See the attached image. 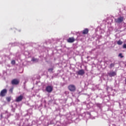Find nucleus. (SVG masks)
<instances>
[{
    "instance_id": "obj_16",
    "label": "nucleus",
    "mask_w": 126,
    "mask_h": 126,
    "mask_svg": "<svg viewBox=\"0 0 126 126\" xmlns=\"http://www.w3.org/2000/svg\"><path fill=\"white\" fill-rule=\"evenodd\" d=\"M5 115H7V117H5L6 119H7L10 116V115L9 114L7 113V112H5Z\"/></svg>"
},
{
    "instance_id": "obj_9",
    "label": "nucleus",
    "mask_w": 126,
    "mask_h": 126,
    "mask_svg": "<svg viewBox=\"0 0 126 126\" xmlns=\"http://www.w3.org/2000/svg\"><path fill=\"white\" fill-rule=\"evenodd\" d=\"M84 73H85V72H84V70L83 69L80 70L78 72V74H79V75H83Z\"/></svg>"
},
{
    "instance_id": "obj_2",
    "label": "nucleus",
    "mask_w": 126,
    "mask_h": 126,
    "mask_svg": "<svg viewBox=\"0 0 126 126\" xmlns=\"http://www.w3.org/2000/svg\"><path fill=\"white\" fill-rule=\"evenodd\" d=\"M53 88L52 86H47L45 88L46 92L48 93H51L53 91Z\"/></svg>"
},
{
    "instance_id": "obj_25",
    "label": "nucleus",
    "mask_w": 126,
    "mask_h": 126,
    "mask_svg": "<svg viewBox=\"0 0 126 126\" xmlns=\"http://www.w3.org/2000/svg\"><path fill=\"white\" fill-rule=\"evenodd\" d=\"M125 84H126V78L125 79Z\"/></svg>"
},
{
    "instance_id": "obj_22",
    "label": "nucleus",
    "mask_w": 126,
    "mask_h": 126,
    "mask_svg": "<svg viewBox=\"0 0 126 126\" xmlns=\"http://www.w3.org/2000/svg\"><path fill=\"white\" fill-rule=\"evenodd\" d=\"M123 49H126V44H124L123 45Z\"/></svg>"
},
{
    "instance_id": "obj_4",
    "label": "nucleus",
    "mask_w": 126,
    "mask_h": 126,
    "mask_svg": "<svg viewBox=\"0 0 126 126\" xmlns=\"http://www.w3.org/2000/svg\"><path fill=\"white\" fill-rule=\"evenodd\" d=\"M6 93H7V90H6V89H4L0 92V96L1 97H4V96L6 95Z\"/></svg>"
},
{
    "instance_id": "obj_6",
    "label": "nucleus",
    "mask_w": 126,
    "mask_h": 126,
    "mask_svg": "<svg viewBox=\"0 0 126 126\" xmlns=\"http://www.w3.org/2000/svg\"><path fill=\"white\" fill-rule=\"evenodd\" d=\"M108 75L110 77H113L114 76H116L117 75V72L115 71H111L108 73Z\"/></svg>"
},
{
    "instance_id": "obj_15",
    "label": "nucleus",
    "mask_w": 126,
    "mask_h": 126,
    "mask_svg": "<svg viewBox=\"0 0 126 126\" xmlns=\"http://www.w3.org/2000/svg\"><path fill=\"white\" fill-rule=\"evenodd\" d=\"M6 100H7V102H10V101L11 100V97H6Z\"/></svg>"
},
{
    "instance_id": "obj_3",
    "label": "nucleus",
    "mask_w": 126,
    "mask_h": 126,
    "mask_svg": "<svg viewBox=\"0 0 126 126\" xmlns=\"http://www.w3.org/2000/svg\"><path fill=\"white\" fill-rule=\"evenodd\" d=\"M115 21L116 22V23H122L123 21H124V17H120L118 18L115 19Z\"/></svg>"
},
{
    "instance_id": "obj_14",
    "label": "nucleus",
    "mask_w": 126,
    "mask_h": 126,
    "mask_svg": "<svg viewBox=\"0 0 126 126\" xmlns=\"http://www.w3.org/2000/svg\"><path fill=\"white\" fill-rule=\"evenodd\" d=\"M49 72H53V71L54 70V68H50L48 69Z\"/></svg>"
},
{
    "instance_id": "obj_10",
    "label": "nucleus",
    "mask_w": 126,
    "mask_h": 126,
    "mask_svg": "<svg viewBox=\"0 0 126 126\" xmlns=\"http://www.w3.org/2000/svg\"><path fill=\"white\" fill-rule=\"evenodd\" d=\"M89 32V30L88 29H86L83 31V34H88V32Z\"/></svg>"
},
{
    "instance_id": "obj_20",
    "label": "nucleus",
    "mask_w": 126,
    "mask_h": 126,
    "mask_svg": "<svg viewBox=\"0 0 126 126\" xmlns=\"http://www.w3.org/2000/svg\"><path fill=\"white\" fill-rule=\"evenodd\" d=\"M86 115H88V116H90H90H91V114L90 113V112H87V113H86Z\"/></svg>"
},
{
    "instance_id": "obj_24",
    "label": "nucleus",
    "mask_w": 126,
    "mask_h": 126,
    "mask_svg": "<svg viewBox=\"0 0 126 126\" xmlns=\"http://www.w3.org/2000/svg\"><path fill=\"white\" fill-rule=\"evenodd\" d=\"M0 117H1V119H2V114H1L0 115Z\"/></svg>"
},
{
    "instance_id": "obj_18",
    "label": "nucleus",
    "mask_w": 126,
    "mask_h": 126,
    "mask_svg": "<svg viewBox=\"0 0 126 126\" xmlns=\"http://www.w3.org/2000/svg\"><path fill=\"white\" fill-rule=\"evenodd\" d=\"M13 91V88H11L9 89V92H10V93H12Z\"/></svg>"
},
{
    "instance_id": "obj_17",
    "label": "nucleus",
    "mask_w": 126,
    "mask_h": 126,
    "mask_svg": "<svg viewBox=\"0 0 126 126\" xmlns=\"http://www.w3.org/2000/svg\"><path fill=\"white\" fill-rule=\"evenodd\" d=\"M118 57H121V59H123V58H124V56H123V54L122 53H120L118 55Z\"/></svg>"
},
{
    "instance_id": "obj_19",
    "label": "nucleus",
    "mask_w": 126,
    "mask_h": 126,
    "mask_svg": "<svg viewBox=\"0 0 126 126\" xmlns=\"http://www.w3.org/2000/svg\"><path fill=\"white\" fill-rule=\"evenodd\" d=\"M11 64H14L15 63V60H13L11 61Z\"/></svg>"
},
{
    "instance_id": "obj_5",
    "label": "nucleus",
    "mask_w": 126,
    "mask_h": 126,
    "mask_svg": "<svg viewBox=\"0 0 126 126\" xmlns=\"http://www.w3.org/2000/svg\"><path fill=\"white\" fill-rule=\"evenodd\" d=\"M19 80L17 79H14L12 80L11 84L12 85H18V84H19Z\"/></svg>"
},
{
    "instance_id": "obj_23",
    "label": "nucleus",
    "mask_w": 126,
    "mask_h": 126,
    "mask_svg": "<svg viewBox=\"0 0 126 126\" xmlns=\"http://www.w3.org/2000/svg\"><path fill=\"white\" fill-rule=\"evenodd\" d=\"M12 111L13 112H15V109H14V108L12 109Z\"/></svg>"
},
{
    "instance_id": "obj_12",
    "label": "nucleus",
    "mask_w": 126,
    "mask_h": 126,
    "mask_svg": "<svg viewBox=\"0 0 126 126\" xmlns=\"http://www.w3.org/2000/svg\"><path fill=\"white\" fill-rule=\"evenodd\" d=\"M117 44L119 46H121V45H123V41H122L121 40H119V41H117Z\"/></svg>"
},
{
    "instance_id": "obj_7",
    "label": "nucleus",
    "mask_w": 126,
    "mask_h": 126,
    "mask_svg": "<svg viewBox=\"0 0 126 126\" xmlns=\"http://www.w3.org/2000/svg\"><path fill=\"white\" fill-rule=\"evenodd\" d=\"M23 99V95H20V96L16 97V102H20L22 101Z\"/></svg>"
},
{
    "instance_id": "obj_8",
    "label": "nucleus",
    "mask_w": 126,
    "mask_h": 126,
    "mask_svg": "<svg viewBox=\"0 0 126 126\" xmlns=\"http://www.w3.org/2000/svg\"><path fill=\"white\" fill-rule=\"evenodd\" d=\"M75 41V39H74V37H70L67 40V42H68V43H73Z\"/></svg>"
},
{
    "instance_id": "obj_11",
    "label": "nucleus",
    "mask_w": 126,
    "mask_h": 126,
    "mask_svg": "<svg viewBox=\"0 0 126 126\" xmlns=\"http://www.w3.org/2000/svg\"><path fill=\"white\" fill-rule=\"evenodd\" d=\"M32 62H34V63H38V62H39V59L35 58H32Z\"/></svg>"
},
{
    "instance_id": "obj_21",
    "label": "nucleus",
    "mask_w": 126,
    "mask_h": 126,
    "mask_svg": "<svg viewBox=\"0 0 126 126\" xmlns=\"http://www.w3.org/2000/svg\"><path fill=\"white\" fill-rule=\"evenodd\" d=\"M18 45L17 44V43H15L12 44V46H18Z\"/></svg>"
},
{
    "instance_id": "obj_1",
    "label": "nucleus",
    "mask_w": 126,
    "mask_h": 126,
    "mask_svg": "<svg viewBox=\"0 0 126 126\" xmlns=\"http://www.w3.org/2000/svg\"><path fill=\"white\" fill-rule=\"evenodd\" d=\"M68 89L71 92H74L76 90V87L74 85H70L68 86Z\"/></svg>"
},
{
    "instance_id": "obj_13",
    "label": "nucleus",
    "mask_w": 126,
    "mask_h": 126,
    "mask_svg": "<svg viewBox=\"0 0 126 126\" xmlns=\"http://www.w3.org/2000/svg\"><path fill=\"white\" fill-rule=\"evenodd\" d=\"M114 66H115V63H112L110 64L109 67L110 68H112V67H114Z\"/></svg>"
}]
</instances>
